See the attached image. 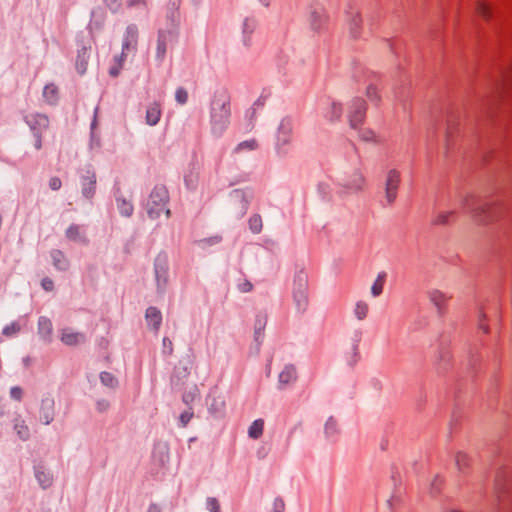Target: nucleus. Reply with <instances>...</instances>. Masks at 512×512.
I'll return each instance as SVG.
<instances>
[{
  "instance_id": "1",
  "label": "nucleus",
  "mask_w": 512,
  "mask_h": 512,
  "mask_svg": "<svg viewBox=\"0 0 512 512\" xmlns=\"http://www.w3.org/2000/svg\"><path fill=\"white\" fill-rule=\"evenodd\" d=\"M230 99L225 93L214 96L211 103V129L215 135H221L230 123Z\"/></svg>"
},
{
  "instance_id": "2",
  "label": "nucleus",
  "mask_w": 512,
  "mask_h": 512,
  "mask_svg": "<svg viewBox=\"0 0 512 512\" xmlns=\"http://www.w3.org/2000/svg\"><path fill=\"white\" fill-rule=\"evenodd\" d=\"M293 120L290 117L281 119L275 134V147L278 153H286L293 140Z\"/></svg>"
},
{
  "instance_id": "3",
  "label": "nucleus",
  "mask_w": 512,
  "mask_h": 512,
  "mask_svg": "<svg viewBox=\"0 0 512 512\" xmlns=\"http://www.w3.org/2000/svg\"><path fill=\"white\" fill-rule=\"evenodd\" d=\"M168 193L165 187H155L147 202V212L151 218H157L165 210L166 216H170V210L165 209Z\"/></svg>"
},
{
  "instance_id": "4",
  "label": "nucleus",
  "mask_w": 512,
  "mask_h": 512,
  "mask_svg": "<svg viewBox=\"0 0 512 512\" xmlns=\"http://www.w3.org/2000/svg\"><path fill=\"white\" fill-rule=\"evenodd\" d=\"M463 206L473 212L474 216L481 222L490 221L494 218V207L488 202L479 203L473 196L467 197Z\"/></svg>"
},
{
  "instance_id": "5",
  "label": "nucleus",
  "mask_w": 512,
  "mask_h": 512,
  "mask_svg": "<svg viewBox=\"0 0 512 512\" xmlns=\"http://www.w3.org/2000/svg\"><path fill=\"white\" fill-rule=\"evenodd\" d=\"M293 297L298 310L304 311L308 305V280L302 273L294 279Z\"/></svg>"
},
{
  "instance_id": "6",
  "label": "nucleus",
  "mask_w": 512,
  "mask_h": 512,
  "mask_svg": "<svg viewBox=\"0 0 512 512\" xmlns=\"http://www.w3.org/2000/svg\"><path fill=\"white\" fill-rule=\"evenodd\" d=\"M366 104L364 99L356 97L351 100L348 107V120L351 128L357 129L364 121Z\"/></svg>"
},
{
  "instance_id": "7",
  "label": "nucleus",
  "mask_w": 512,
  "mask_h": 512,
  "mask_svg": "<svg viewBox=\"0 0 512 512\" xmlns=\"http://www.w3.org/2000/svg\"><path fill=\"white\" fill-rule=\"evenodd\" d=\"M400 182V172L396 169H390L385 180V199L388 204H392L396 200Z\"/></svg>"
},
{
  "instance_id": "8",
  "label": "nucleus",
  "mask_w": 512,
  "mask_h": 512,
  "mask_svg": "<svg viewBox=\"0 0 512 512\" xmlns=\"http://www.w3.org/2000/svg\"><path fill=\"white\" fill-rule=\"evenodd\" d=\"M155 279L157 289L164 291L168 283V259L166 255H158L155 260Z\"/></svg>"
},
{
  "instance_id": "9",
  "label": "nucleus",
  "mask_w": 512,
  "mask_h": 512,
  "mask_svg": "<svg viewBox=\"0 0 512 512\" xmlns=\"http://www.w3.org/2000/svg\"><path fill=\"white\" fill-rule=\"evenodd\" d=\"M26 123L33 131L35 136L42 134L49 126V119L44 114L31 113L25 117Z\"/></svg>"
},
{
  "instance_id": "10",
  "label": "nucleus",
  "mask_w": 512,
  "mask_h": 512,
  "mask_svg": "<svg viewBox=\"0 0 512 512\" xmlns=\"http://www.w3.org/2000/svg\"><path fill=\"white\" fill-rule=\"evenodd\" d=\"M138 41V29L135 25H129L124 34L122 48L123 55H128L130 52H134L137 47Z\"/></svg>"
},
{
  "instance_id": "11",
  "label": "nucleus",
  "mask_w": 512,
  "mask_h": 512,
  "mask_svg": "<svg viewBox=\"0 0 512 512\" xmlns=\"http://www.w3.org/2000/svg\"><path fill=\"white\" fill-rule=\"evenodd\" d=\"M427 296L439 313L446 309L447 303L451 299L450 295L438 289L429 290Z\"/></svg>"
},
{
  "instance_id": "12",
  "label": "nucleus",
  "mask_w": 512,
  "mask_h": 512,
  "mask_svg": "<svg viewBox=\"0 0 512 512\" xmlns=\"http://www.w3.org/2000/svg\"><path fill=\"white\" fill-rule=\"evenodd\" d=\"M327 21V16L323 7L317 5L313 7L309 14V23L313 30L322 29Z\"/></svg>"
},
{
  "instance_id": "13",
  "label": "nucleus",
  "mask_w": 512,
  "mask_h": 512,
  "mask_svg": "<svg viewBox=\"0 0 512 512\" xmlns=\"http://www.w3.org/2000/svg\"><path fill=\"white\" fill-rule=\"evenodd\" d=\"M54 418V400L51 398H45L42 400L40 409V420L48 425Z\"/></svg>"
},
{
  "instance_id": "14",
  "label": "nucleus",
  "mask_w": 512,
  "mask_h": 512,
  "mask_svg": "<svg viewBox=\"0 0 512 512\" xmlns=\"http://www.w3.org/2000/svg\"><path fill=\"white\" fill-rule=\"evenodd\" d=\"M61 341L69 346L78 345L85 341V336L82 333L75 332L70 328H65L61 332Z\"/></svg>"
},
{
  "instance_id": "15",
  "label": "nucleus",
  "mask_w": 512,
  "mask_h": 512,
  "mask_svg": "<svg viewBox=\"0 0 512 512\" xmlns=\"http://www.w3.org/2000/svg\"><path fill=\"white\" fill-rule=\"evenodd\" d=\"M365 178L360 172L354 173L344 184L348 193H355L363 189Z\"/></svg>"
},
{
  "instance_id": "16",
  "label": "nucleus",
  "mask_w": 512,
  "mask_h": 512,
  "mask_svg": "<svg viewBox=\"0 0 512 512\" xmlns=\"http://www.w3.org/2000/svg\"><path fill=\"white\" fill-rule=\"evenodd\" d=\"M257 23L253 18H246L242 24V40L245 46H250L252 43V34L256 29Z\"/></svg>"
},
{
  "instance_id": "17",
  "label": "nucleus",
  "mask_w": 512,
  "mask_h": 512,
  "mask_svg": "<svg viewBox=\"0 0 512 512\" xmlns=\"http://www.w3.org/2000/svg\"><path fill=\"white\" fill-rule=\"evenodd\" d=\"M146 321L154 331H158L162 322L161 312L156 307H149L146 310Z\"/></svg>"
},
{
  "instance_id": "18",
  "label": "nucleus",
  "mask_w": 512,
  "mask_h": 512,
  "mask_svg": "<svg viewBox=\"0 0 512 512\" xmlns=\"http://www.w3.org/2000/svg\"><path fill=\"white\" fill-rule=\"evenodd\" d=\"M96 177L93 172L88 171L86 176H83L82 193L86 198L93 197L95 193Z\"/></svg>"
},
{
  "instance_id": "19",
  "label": "nucleus",
  "mask_w": 512,
  "mask_h": 512,
  "mask_svg": "<svg viewBox=\"0 0 512 512\" xmlns=\"http://www.w3.org/2000/svg\"><path fill=\"white\" fill-rule=\"evenodd\" d=\"M35 477H36L39 485L43 489H46L52 485V482H53L52 475L50 474V472L48 470H46L42 466H37L35 468Z\"/></svg>"
},
{
  "instance_id": "20",
  "label": "nucleus",
  "mask_w": 512,
  "mask_h": 512,
  "mask_svg": "<svg viewBox=\"0 0 512 512\" xmlns=\"http://www.w3.org/2000/svg\"><path fill=\"white\" fill-rule=\"evenodd\" d=\"M161 117V108L159 103H152L146 111V123L150 126L156 125Z\"/></svg>"
},
{
  "instance_id": "21",
  "label": "nucleus",
  "mask_w": 512,
  "mask_h": 512,
  "mask_svg": "<svg viewBox=\"0 0 512 512\" xmlns=\"http://www.w3.org/2000/svg\"><path fill=\"white\" fill-rule=\"evenodd\" d=\"M342 106L340 103L331 101L328 103L324 111V117L330 121L338 120L342 114Z\"/></svg>"
},
{
  "instance_id": "22",
  "label": "nucleus",
  "mask_w": 512,
  "mask_h": 512,
  "mask_svg": "<svg viewBox=\"0 0 512 512\" xmlns=\"http://www.w3.org/2000/svg\"><path fill=\"white\" fill-rule=\"evenodd\" d=\"M66 236L68 239H70L74 242H78V243L86 242L84 231H83L82 227L79 225H71L66 231Z\"/></svg>"
},
{
  "instance_id": "23",
  "label": "nucleus",
  "mask_w": 512,
  "mask_h": 512,
  "mask_svg": "<svg viewBox=\"0 0 512 512\" xmlns=\"http://www.w3.org/2000/svg\"><path fill=\"white\" fill-rule=\"evenodd\" d=\"M51 258H52V261H53V265L58 270L65 271V270L68 269L69 262L66 259L65 255L63 254L62 251H60V250H53L51 252Z\"/></svg>"
},
{
  "instance_id": "24",
  "label": "nucleus",
  "mask_w": 512,
  "mask_h": 512,
  "mask_svg": "<svg viewBox=\"0 0 512 512\" xmlns=\"http://www.w3.org/2000/svg\"><path fill=\"white\" fill-rule=\"evenodd\" d=\"M362 22L361 16L357 11H352L348 14L349 29L353 37H357L360 33V24Z\"/></svg>"
},
{
  "instance_id": "25",
  "label": "nucleus",
  "mask_w": 512,
  "mask_h": 512,
  "mask_svg": "<svg viewBox=\"0 0 512 512\" xmlns=\"http://www.w3.org/2000/svg\"><path fill=\"white\" fill-rule=\"evenodd\" d=\"M296 379V369L292 365H286L279 374V383L281 385L289 384Z\"/></svg>"
},
{
  "instance_id": "26",
  "label": "nucleus",
  "mask_w": 512,
  "mask_h": 512,
  "mask_svg": "<svg viewBox=\"0 0 512 512\" xmlns=\"http://www.w3.org/2000/svg\"><path fill=\"white\" fill-rule=\"evenodd\" d=\"M369 313V304L366 301L359 300L355 303L353 308V314L357 320H364Z\"/></svg>"
},
{
  "instance_id": "27",
  "label": "nucleus",
  "mask_w": 512,
  "mask_h": 512,
  "mask_svg": "<svg viewBox=\"0 0 512 512\" xmlns=\"http://www.w3.org/2000/svg\"><path fill=\"white\" fill-rule=\"evenodd\" d=\"M89 51L83 47L79 52L76 60V69L80 74H84L87 69Z\"/></svg>"
},
{
  "instance_id": "28",
  "label": "nucleus",
  "mask_w": 512,
  "mask_h": 512,
  "mask_svg": "<svg viewBox=\"0 0 512 512\" xmlns=\"http://www.w3.org/2000/svg\"><path fill=\"white\" fill-rule=\"evenodd\" d=\"M170 33L160 32L157 41V58L163 59L167 51V41L170 38Z\"/></svg>"
},
{
  "instance_id": "29",
  "label": "nucleus",
  "mask_w": 512,
  "mask_h": 512,
  "mask_svg": "<svg viewBox=\"0 0 512 512\" xmlns=\"http://www.w3.org/2000/svg\"><path fill=\"white\" fill-rule=\"evenodd\" d=\"M14 430L21 440H28L30 437V430L25 421L21 418H16L14 423Z\"/></svg>"
},
{
  "instance_id": "30",
  "label": "nucleus",
  "mask_w": 512,
  "mask_h": 512,
  "mask_svg": "<svg viewBox=\"0 0 512 512\" xmlns=\"http://www.w3.org/2000/svg\"><path fill=\"white\" fill-rule=\"evenodd\" d=\"M43 97L48 104H55L58 100V88L54 84L46 85L43 89Z\"/></svg>"
},
{
  "instance_id": "31",
  "label": "nucleus",
  "mask_w": 512,
  "mask_h": 512,
  "mask_svg": "<svg viewBox=\"0 0 512 512\" xmlns=\"http://www.w3.org/2000/svg\"><path fill=\"white\" fill-rule=\"evenodd\" d=\"M455 463L458 470L464 473L470 467L471 458L464 452H458L455 456Z\"/></svg>"
},
{
  "instance_id": "32",
  "label": "nucleus",
  "mask_w": 512,
  "mask_h": 512,
  "mask_svg": "<svg viewBox=\"0 0 512 512\" xmlns=\"http://www.w3.org/2000/svg\"><path fill=\"white\" fill-rule=\"evenodd\" d=\"M338 432H339V428H338L337 421L333 417H330L325 423V427H324L325 436L328 439H334L337 436Z\"/></svg>"
},
{
  "instance_id": "33",
  "label": "nucleus",
  "mask_w": 512,
  "mask_h": 512,
  "mask_svg": "<svg viewBox=\"0 0 512 512\" xmlns=\"http://www.w3.org/2000/svg\"><path fill=\"white\" fill-rule=\"evenodd\" d=\"M39 333L44 338H49L52 333V323L46 317H40L38 321Z\"/></svg>"
},
{
  "instance_id": "34",
  "label": "nucleus",
  "mask_w": 512,
  "mask_h": 512,
  "mask_svg": "<svg viewBox=\"0 0 512 512\" xmlns=\"http://www.w3.org/2000/svg\"><path fill=\"white\" fill-rule=\"evenodd\" d=\"M264 429V421L262 419L255 420L249 427V436L253 439H258L262 436Z\"/></svg>"
},
{
  "instance_id": "35",
  "label": "nucleus",
  "mask_w": 512,
  "mask_h": 512,
  "mask_svg": "<svg viewBox=\"0 0 512 512\" xmlns=\"http://www.w3.org/2000/svg\"><path fill=\"white\" fill-rule=\"evenodd\" d=\"M359 137L366 142L380 143L381 137L373 130L363 128L359 130Z\"/></svg>"
},
{
  "instance_id": "36",
  "label": "nucleus",
  "mask_w": 512,
  "mask_h": 512,
  "mask_svg": "<svg viewBox=\"0 0 512 512\" xmlns=\"http://www.w3.org/2000/svg\"><path fill=\"white\" fill-rule=\"evenodd\" d=\"M100 381L104 386L110 389H115L118 386L117 378L110 372H102L100 374Z\"/></svg>"
},
{
  "instance_id": "37",
  "label": "nucleus",
  "mask_w": 512,
  "mask_h": 512,
  "mask_svg": "<svg viewBox=\"0 0 512 512\" xmlns=\"http://www.w3.org/2000/svg\"><path fill=\"white\" fill-rule=\"evenodd\" d=\"M385 283V274H379L371 287V293L374 297H378L382 294Z\"/></svg>"
},
{
  "instance_id": "38",
  "label": "nucleus",
  "mask_w": 512,
  "mask_h": 512,
  "mask_svg": "<svg viewBox=\"0 0 512 512\" xmlns=\"http://www.w3.org/2000/svg\"><path fill=\"white\" fill-rule=\"evenodd\" d=\"M453 215H454L453 211L438 212L433 219V223L436 225H445V224L449 223V220Z\"/></svg>"
},
{
  "instance_id": "39",
  "label": "nucleus",
  "mask_w": 512,
  "mask_h": 512,
  "mask_svg": "<svg viewBox=\"0 0 512 512\" xmlns=\"http://www.w3.org/2000/svg\"><path fill=\"white\" fill-rule=\"evenodd\" d=\"M366 95L371 103L379 105L381 102V96L376 86L370 85L367 87Z\"/></svg>"
},
{
  "instance_id": "40",
  "label": "nucleus",
  "mask_w": 512,
  "mask_h": 512,
  "mask_svg": "<svg viewBox=\"0 0 512 512\" xmlns=\"http://www.w3.org/2000/svg\"><path fill=\"white\" fill-rule=\"evenodd\" d=\"M117 206L120 213L124 216H130L133 213V206L125 199H117Z\"/></svg>"
},
{
  "instance_id": "41",
  "label": "nucleus",
  "mask_w": 512,
  "mask_h": 512,
  "mask_svg": "<svg viewBox=\"0 0 512 512\" xmlns=\"http://www.w3.org/2000/svg\"><path fill=\"white\" fill-rule=\"evenodd\" d=\"M476 11L484 19H489L491 16V7L484 1L477 2Z\"/></svg>"
},
{
  "instance_id": "42",
  "label": "nucleus",
  "mask_w": 512,
  "mask_h": 512,
  "mask_svg": "<svg viewBox=\"0 0 512 512\" xmlns=\"http://www.w3.org/2000/svg\"><path fill=\"white\" fill-rule=\"evenodd\" d=\"M249 228L253 233H259L262 230V219L259 215L250 217Z\"/></svg>"
},
{
  "instance_id": "43",
  "label": "nucleus",
  "mask_w": 512,
  "mask_h": 512,
  "mask_svg": "<svg viewBox=\"0 0 512 512\" xmlns=\"http://www.w3.org/2000/svg\"><path fill=\"white\" fill-rule=\"evenodd\" d=\"M21 330V325L19 322H12L11 324L5 326L3 328V334L7 337L15 336Z\"/></svg>"
},
{
  "instance_id": "44",
  "label": "nucleus",
  "mask_w": 512,
  "mask_h": 512,
  "mask_svg": "<svg viewBox=\"0 0 512 512\" xmlns=\"http://www.w3.org/2000/svg\"><path fill=\"white\" fill-rule=\"evenodd\" d=\"M257 147H258L257 141L252 139V140L243 141L240 144H238V146L236 147V151L240 152L243 150H254Z\"/></svg>"
},
{
  "instance_id": "45",
  "label": "nucleus",
  "mask_w": 512,
  "mask_h": 512,
  "mask_svg": "<svg viewBox=\"0 0 512 512\" xmlns=\"http://www.w3.org/2000/svg\"><path fill=\"white\" fill-rule=\"evenodd\" d=\"M206 507L210 512H221L219 501L214 497L207 498Z\"/></svg>"
},
{
  "instance_id": "46",
  "label": "nucleus",
  "mask_w": 512,
  "mask_h": 512,
  "mask_svg": "<svg viewBox=\"0 0 512 512\" xmlns=\"http://www.w3.org/2000/svg\"><path fill=\"white\" fill-rule=\"evenodd\" d=\"M175 99L179 104H185L188 100L187 91L182 87L178 88L175 92Z\"/></svg>"
},
{
  "instance_id": "47",
  "label": "nucleus",
  "mask_w": 512,
  "mask_h": 512,
  "mask_svg": "<svg viewBox=\"0 0 512 512\" xmlns=\"http://www.w3.org/2000/svg\"><path fill=\"white\" fill-rule=\"evenodd\" d=\"M192 417H193V412L190 411V410H187V411H184L183 413H181V415L179 417V421H180L181 426L182 427H186L187 424L192 419Z\"/></svg>"
},
{
  "instance_id": "48",
  "label": "nucleus",
  "mask_w": 512,
  "mask_h": 512,
  "mask_svg": "<svg viewBox=\"0 0 512 512\" xmlns=\"http://www.w3.org/2000/svg\"><path fill=\"white\" fill-rule=\"evenodd\" d=\"M10 396L12 399L21 401L23 397V389L19 386H14L10 389Z\"/></svg>"
},
{
  "instance_id": "49",
  "label": "nucleus",
  "mask_w": 512,
  "mask_h": 512,
  "mask_svg": "<svg viewBox=\"0 0 512 512\" xmlns=\"http://www.w3.org/2000/svg\"><path fill=\"white\" fill-rule=\"evenodd\" d=\"M107 7L113 11L116 12L121 7L122 0H104Z\"/></svg>"
},
{
  "instance_id": "50",
  "label": "nucleus",
  "mask_w": 512,
  "mask_h": 512,
  "mask_svg": "<svg viewBox=\"0 0 512 512\" xmlns=\"http://www.w3.org/2000/svg\"><path fill=\"white\" fill-rule=\"evenodd\" d=\"M285 504L282 499H275L273 503V512H284Z\"/></svg>"
},
{
  "instance_id": "51",
  "label": "nucleus",
  "mask_w": 512,
  "mask_h": 512,
  "mask_svg": "<svg viewBox=\"0 0 512 512\" xmlns=\"http://www.w3.org/2000/svg\"><path fill=\"white\" fill-rule=\"evenodd\" d=\"M109 406H110L109 402L105 399H101V400L97 401V403H96V409H97V411H99L101 413L107 411Z\"/></svg>"
},
{
  "instance_id": "52",
  "label": "nucleus",
  "mask_w": 512,
  "mask_h": 512,
  "mask_svg": "<svg viewBox=\"0 0 512 512\" xmlns=\"http://www.w3.org/2000/svg\"><path fill=\"white\" fill-rule=\"evenodd\" d=\"M61 185H62V182H61L60 178H58V177H52L49 180V187L54 191L59 190L61 188Z\"/></svg>"
},
{
  "instance_id": "53",
  "label": "nucleus",
  "mask_w": 512,
  "mask_h": 512,
  "mask_svg": "<svg viewBox=\"0 0 512 512\" xmlns=\"http://www.w3.org/2000/svg\"><path fill=\"white\" fill-rule=\"evenodd\" d=\"M122 69V63L116 64L115 62L112 64V66L109 69V74L112 77H117Z\"/></svg>"
},
{
  "instance_id": "54",
  "label": "nucleus",
  "mask_w": 512,
  "mask_h": 512,
  "mask_svg": "<svg viewBox=\"0 0 512 512\" xmlns=\"http://www.w3.org/2000/svg\"><path fill=\"white\" fill-rule=\"evenodd\" d=\"M358 357H359V353H358V344L357 343H353L352 347H351V360H350V363L351 364H355L358 360Z\"/></svg>"
},
{
  "instance_id": "55",
  "label": "nucleus",
  "mask_w": 512,
  "mask_h": 512,
  "mask_svg": "<svg viewBox=\"0 0 512 512\" xmlns=\"http://www.w3.org/2000/svg\"><path fill=\"white\" fill-rule=\"evenodd\" d=\"M147 0H126V5L129 8L136 6H146Z\"/></svg>"
},
{
  "instance_id": "56",
  "label": "nucleus",
  "mask_w": 512,
  "mask_h": 512,
  "mask_svg": "<svg viewBox=\"0 0 512 512\" xmlns=\"http://www.w3.org/2000/svg\"><path fill=\"white\" fill-rule=\"evenodd\" d=\"M41 285L46 291H52L54 288V283L50 278H44L41 282Z\"/></svg>"
},
{
  "instance_id": "57",
  "label": "nucleus",
  "mask_w": 512,
  "mask_h": 512,
  "mask_svg": "<svg viewBox=\"0 0 512 512\" xmlns=\"http://www.w3.org/2000/svg\"><path fill=\"white\" fill-rule=\"evenodd\" d=\"M252 288L253 286L249 281H244L243 283L239 284V289L243 293L250 292Z\"/></svg>"
},
{
  "instance_id": "58",
  "label": "nucleus",
  "mask_w": 512,
  "mask_h": 512,
  "mask_svg": "<svg viewBox=\"0 0 512 512\" xmlns=\"http://www.w3.org/2000/svg\"><path fill=\"white\" fill-rule=\"evenodd\" d=\"M127 55H123V51L121 52V55L114 57V62L118 64L119 62L122 63V66L124 65V62L126 60Z\"/></svg>"
},
{
  "instance_id": "59",
  "label": "nucleus",
  "mask_w": 512,
  "mask_h": 512,
  "mask_svg": "<svg viewBox=\"0 0 512 512\" xmlns=\"http://www.w3.org/2000/svg\"><path fill=\"white\" fill-rule=\"evenodd\" d=\"M36 137V140H35V148L37 150H40L42 148V140H41V134H38V136H35Z\"/></svg>"
},
{
  "instance_id": "60",
  "label": "nucleus",
  "mask_w": 512,
  "mask_h": 512,
  "mask_svg": "<svg viewBox=\"0 0 512 512\" xmlns=\"http://www.w3.org/2000/svg\"><path fill=\"white\" fill-rule=\"evenodd\" d=\"M148 512H161L157 505H151L148 509Z\"/></svg>"
},
{
  "instance_id": "61",
  "label": "nucleus",
  "mask_w": 512,
  "mask_h": 512,
  "mask_svg": "<svg viewBox=\"0 0 512 512\" xmlns=\"http://www.w3.org/2000/svg\"><path fill=\"white\" fill-rule=\"evenodd\" d=\"M259 2L265 6V7H268L271 3V0H259Z\"/></svg>"
},
{
  "instance_id": "62",
  "label": "nucleus",
  "mask_w": 512,
  "mask_h": 512,
  "mask_svg": "<svg viewBox=\"0 0 512 512\" xmlns=\"http://www.w3.org/2000/svg\"><path fill=\"white\" fill-rule=\"evenodd\" d=\"M234 196H235L236 198H243V197H244V194H243L242 192H240V191H235V192H234Z\"/></svg>"
},
{
  "instance_id": "63",
  "label": "nucleus",
  "mask_w": 512,
  "mask_h": 512,
  "mask_svg": "<svg viewBox=\"0 0 512 512\" xmlns=\"http://www.w3.org/2000/svg\"><path fill=\"white\" fill-rule=\"evenodd\" d=\"M5 414V407L0 403V417Z\"/></svg>"
},
{
  "instance_id": "64",
  "label": "nucleus",
  "mask_w": 512,
  "mask_h": 512,
  "mask_svg": "<svg viewBox=\"0 0 512 512\" xmlns=\"http://www.w3.org/2000/svg\"><path fill=\"white\" fill-rule=\"evenodd\" d=\"M480 328H481L485 333H487V332H488V328H487V326H486V325H484V324H482V323L480 324Z\"/></svg>"
}]
</instances>
